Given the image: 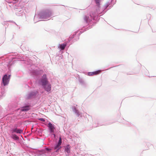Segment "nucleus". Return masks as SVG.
I'll return each mask as SVG.
<instances>
[{"label":"nucleus","mask_w":156,"mask_h":156,"mask_svg":"<svg viewBox=\"0 0 156 156\" xmlns=\"http://www.w3.org/2000/svg\"><path fill=\"white\" fill-rule=\"evenodd\" d=\"M10 137L15 140H19V137L16 134H11Z\"/></svg>","instance_id":"nucleus-16"},{"label":"nucleus","mask_w":156,"mask_h":156,"mask_svg":"<svg viewBox=\"0 0 156 156\" xmlns=\"http://www.w3.org/2000/svg\"><path fill=\"white\" fill-rule=\"evenodd\" d=\"M2 25H6L8 26V23L7 22H4L3 23H2Z\"/></svg>","instance_id":"nucleus-23"},{"label":"nucleus","mask_w":156,"mask_h":156,"mask_svg":"<svg viewBox=\"0 0 156 156\" xmlns=\"http://www.w3.org/2000/svg\"><path fill=\"white\" fill-rule=\"evenodd\" d=\"M112 1V0H109V2H107L105 5L101 12H100L97 10L96 13H92L91 15L89 16H85L83 18V22L84 24L83 25V28L81 29V31L78 30L74 32L72 35L70 36L69 38V41H70L73 38H74L73 40V42L77 41L79 39V36L82 33L92 28V26H89L88 27H85L88 25L89 24L94 25L96 23L97 21L99 20H98L99 15L104 14L108 9H111L113 7V5H111Z\"/></svg>","instance_id":"nucleus-1"},{"label":"nucleus","mask_w":156,"mask_h":156,"mask_svg":"<svg viewBox=\"0 0 156 156\" xmlns=\"http://www.w3.org/2000/svg\"><path fill=\"white\" fill-rule=\"evenodd\" d=\"M64 152L66 154L67 153L66 156H69L70 153V146L69 144H67L65 147Z\"/></svg>","instance_id":"nucleus-8"},{"label":"nucleus","mask_w":156,"mask_h":156,"mask_svg":"<svg viewBox=\"0 0 156 156\" xmlns=\"http://www.w3.org/2000/svg\"><path fill=\"white\" fill-rule=\"evenodd\" d=\"M93 126H94V127H97V126H99V124H98V126H96L94 125H93Z\"/></svg>","instance_id":"nucleus-26"},{"label":"nucleus","mask_w":156,"mask_h":156,"mask_svg":"<svg viewBox=\"0 0 156 156\" xmlns=\"http://www.w3.org/2000/svg\"><path fill=\"white\" fill-rule=\"evenodd\" d=\"M94 0V2H95V4H96V5L97 6V7L98 8V10L97 9L96 12H93L91 14H92V13H96L97 10L99 12H101L99 11V8H100V2L101 1V0ZM91 14H91L90 15H91Z\"/></svg>","instance_id":"nucleus-11"},{"label":"nucleus","mask_w":156,"mask_h":156,"mask_svg":"<svg viewBox=\"0 0 156 156\" xmlns=\"http://www.w3.org/2000/svg\"><path fill=\"white\" fill-rule=\"evenodd\" d=\"M31 107L30 103H25L23 106L21 108L20 110L22 112H27L31 109Z\"/></svg>","instance_id":"nucleus-5"},{"label":"nucleus","mask_w":156,"mask_h":156,"mask_svg":"<svg viewBox=\"0 0 156 156\" xmlns=\"http://www.w3.org/2000/svg\"><path fill=\"white\" fill-rule=\"evenodd\" d=\"M79 82L82 85H85V83L83 80L81 78L79 79Z\"/></svg>","instance_id":"nucleus-18"},{"label":"nucleus","mask_w":156,"mask_h":156,"mask_svg":"<svg viewBox=\"0 0 156 156\" xmlns=\"http://www.w3.org/2000/svg\"><path fill=\"white\" fill-rule=\"evenodd\" d=\"M66 45V42H64V43L61 44H59L58 48L59 49H60V50H64L65 47Z\"/></svg>","instance_id":"nucleus-15"},{"label":"nucleus","mask_w":156,"mask_h":156,"mask_svg":"<svg viewBox=\"0 0 156 156\" xmlns=\"http://www.w3.org/2000/svg\"><path fill=\"white\" fill-rule=\"evenodd\" d=\"M42 87L46 91L49 93L50 92L51 89V85L50 83H48L47 85L43 86Z\"/></svg>","instance_id":"nucleus-10"},{"label":"nucleus","mask_w":156,"mask_h":156,"mask_svg":"<svg viewBox=\"0 0 156 156\" xmlns=\"http://www.w3.org/2000/svg\"><path fill=\"white\" fill-rule=\"evenodd\" d=\"M38 120L41 121L42 122H44L45 121V119L43 118H38Z\"/></svg>","instance_id":"nucleus-22"},{"label":"nucleus","mask_w":156,"mask_h":156,"mask_svg":"<svg viewBox=\"0 0 156 156\" xmlns=\"http://www.w3.org/2000/svg\"><path fill=\"white\" fill-rule=\"evenodd\" d=\"M52 149L53 148H49L47 147H46L45 148V150L48 152H50Z\"/></svg>","instance_id":"nucleus-21"},{"label":"nucleus","mask_w":156,"mask_h":156,"mask_svg":"<svg viewBox=\"0 0 156 156\" xmlns=\"http://www.w3.org/2000/svg\"><path fill=\"white\" fill-rule=\"evenodd\" d=\"M100 72L99 70L93 72H89L87 73V75L89 76H91L94 75H96L98 74Z\"/></svg>","instance_id":"nucleus-12"},{"label":"nucleus","mask_w":156,"mask_h":156,"mask_svg":"<svg viewBox=\"0 0 156 156\" xmlns=\"http://www.w3.org/2000/svg\"><path fill=\"white\" fill-rule=\"evenodd\" d=\"M38 93L37 91H31L26 95V98L27 99H29L33 98H34Z\"/></svg>","instance_id":"nucleus-7"},{"label":"nucleus","mask_w":156,"mask_h":156,"mask_svg":"<svg viewBox=\"0 0 156 156\" xmlns=\"http://www.w3.org/2000/svg\"><path fill=\"white\" fill-rule=\"evenodd\" d=\"M12 133H16L18 134H21L23 133V129H18L17 127L13 128L11 130Z\"/></svg>","instance_id":"nucleus-9"},{"label":"nucleus","mask_w":156,"mask_h":156,"mask_svg":"<svg viewBox=\"0 0 156 156\" xmlns=\"http://www.w3.org/2000/svg\"><path fill=\"white\" fill-rule=\"evenodd\" d=\"M33 73H35V71H34V72H33Z\"/></svg>","instance_id":"nucleus-28"},{"label":"nucleus","mask_w":156,"mask_h":156,"mask_svg":"<svg viewBox=\"0 0 156 156\" xmlns=\"http://www.w3.org/2000/svg\"><path fill=\"white\" fill-rule=\"evenodd\" d=\"M5 1L9 3H11L12 2L11 0H5Z\"/></svg>","instance_id":"nucleus-24"},{"label":"nucleus","mask_w":156,"mask_h":156,"mask_svg":"<svg viewBox=\"0 0 156 156\" xmlns=\"http://www.w3.org/2000/svg\"><path fill=\"white\" fill-rule=\"evenodd\" d=\"M58 148H61L62 147L60 145L56 143L52 148L53 150H55V149Z\"/></svg>","instance_id":"nucleus-17"},{"label":"nucleus","mask_w":156,"mask_h":156,"mask_svg":"<svg viewBox=\"0 0 156 156\" xmlns=\"http://www.w3.org/2000/svg\"><path fill=\"white\" fill-rule=\"evenodd\" d=\"M36 18V16H34V20Z\"/></svg>","instance_id":"nucleus-27"},{"label":"nucleus","mask_w":156,"mask_h":156,"mask_svg":"<svg viewBox=\"0 0 156 156\" xmlns=\"http://www.w3.org/2000/svg\"><path fill=\"white\" fill-rule=\"evenodd\" d=\"M40 82L41 83L42 87L47 85V84L49 83L45 74L43 75L42 78L40 80Z\"/></svg>","instance_id":"nucleus-6"},{"label":"nucleus","mask_w":156,"mask_h":156,"mask_svg":"<svg viewBox=\"0 0 156 156\" xmlns=\"http://www.w3.org/2000/svg\"><path fill=\"white\" fill-rule=\"evenodd\" d=\"M47 126L48 128L49 133L51 134L52 135H54V137L55 138L56 135L54 133V129L55 128L54 125L51 123L50 122H49Z\"/></svg>","instance_id":"nucleus-4"},{"label":"nucleus","mask_w":156,"mask_h":156,"mask_svg":"<svg viewBox=\"0 0 156 156\" xmlns=\"http://www.w3.org/2000/svg\"><path fill=\"white\" fill-rule=\"evenodd\" d=\"M11 75L7 74H4L2 76L1 85L5 86L8 84L10 79Z\"/></svg>","instance_id":"nucleus-3"},{"label":"nucleus","mask_w":156,"mask_h":156,"mask_svg":"<svg viewBox=\"0 0 156 156\" xmlns=\"http://www.w3.org/2000/svg\"><path fill=\"white\" fill-rule=\"evenodd\" d=\"M129 124H130V123L128 122L127 123H126V124L128 125H129Z\"/></svg>","instance_id":"nucleus-25"},{"label":"nucleus","mask_w":156,"mask_h":156,"mask_svg":"<svg viewBox=\"0 0 156 156\" xmlns=\"http://www.w3.org/2000/svg\"><path fill=\"white\" fill-rule=\"evenodd\" d=\"M61 148H57L55 150V151L54 152V153L55 154H57L59 150L61 149Z\"/></svg>","instance_id":"nucleus-20"},{"label":"nucleus","mask_w":156,"mask_h":156,"mask_svg":"<svg viewBox=\"0 0 156 156\" xmlns=\"http://www.w3.org/2000/svg\"><path fill=\"white\" fill-rule=\"evenodd\" d=\"M53 16V12L51 10L47 9L39 12L38 16L41 19L49 20Z\"/></svg>","instance_id":"nucleus-2"},{"label":"nucleus","mask_w":156,"mask_h":156,"mask_svg":"<svg viewBox=\"0 0 156 156\" xmlns=\"http://www.w3.org/2000/svg\"><path fill=\"white\" fill-rule=\"evenodd\" d=\"M14 23L15 24H16V23L14 22Z\"/></svg>","instance_id":"nucleus-29"},{"label":"nucleus","mask_w":156,"mask_h":156,"mask_svg":"<svg viewBox=\"0 0 156 156\" xmlns=\"http://www.w3.org/2000/svg\"><path fill=\"white\" fill-rule=\"evenodd\" d=\"M73 111L74 112L78 117L80 115L79 112L78 110L76 108L75 106H73L72 107Z\"/></svg>","instance_id":"nucleus-14"},{"label":"nucleus","mask_w":156,"mask_h":156,"mask_svg":"<svg viewBox=\"0 0 156 156\" xmlns=\"http://www.w3.org/2000/svg\"><path fill=\"white\" fill-rule=\"evenodd\" d=\"M56 143L60 145H61L62 143V139L61 136L59 137V139L58 142Z\"/></svg>","instance_id":"nucleus-19"},{"label":"nucleus","mask_w":156,"mask_h":156,"mask_svg":"<svg viewBox=\"0 0 156 156\" xmlns=\"http://www.w3.org/2000/svg\"><path fill=\"white\" fill-rule=\"evenodd\" d=\"M73 111L74 112L78 117L80 115L79 112L78 110L76 108L75 106H73L72 107Z\"/></svg>","instance_id":"nucleus-13"},{"label":"nucleus","mask_w":156,"mask_h":156,"mask_svg":"<svg viewBox=\"0 0 156 156\" xmlns=\"http://www.w3.org/2000/svg\"><path fill=\"white\" fill-rule=\"evenodd\" d=\"M112 67H110L109 69L111 68Z\"/></svg>","instance_id":"nucleus-30"}]
</instances>
